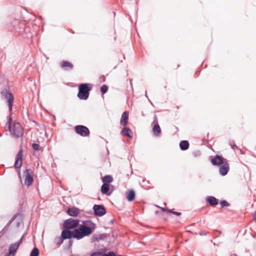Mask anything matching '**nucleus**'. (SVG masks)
I'll use <instances>...</instances> for the list:
<instances>
[{
	"instance_id": "obj_26",
	"label": "nucleus",
	"mask_w": 256,
	"mask_h": 256,
	"mask_svg": "<svg viewBox=\"0 0 256 256\" xmlns=\"http://www.w3.org/2000/svg\"><path fill=\"white\" fill-rule=\"evenodd\" d=\"M39 254V250L36 248H34L32 250L30 253V256H38Z\"/></svg>"
},
{
	"instance_id": "obj_18",
	"label": "nucleus",
	"mask_w": 256,
	"mask_h": 256,
	"mask_svg": "<svg viewBox=\"0 0 256 256\" xmlns=\"http://www.w3.org/2000/svg\"><path fill=\"white\" fill-rule=\"evenodd\" d=\"M180 146L182 150H184L188 148L189 144L186 140H182L180 142Z\"/></svg>"
},
{
	"instance_id": "obj_4",
	"label": "nucleus",
	"mask_w": 256,
	"mask_h": 256,
	"mask_svg": "<svg viewBox=\"0 0 256 256\" xmlns=\"http://www.w3.org/2000/svg\"><path fill=\"white\" fill-rule=\"evenodd\" d=\"M32 174V172L30 169H26L24 172L25 176L24 184L28 186L31 185L33 182L34 180Z\"/></svg>"
},
{
	"instance_id": "obj_32",
	"label": "nucleus",
	"mask_w": 256,
	"mask_h": 256,
	"mask_svg": "<svg viewBox=\"0 0 256 256\" xmlns=\"http://www.w3.org/2000/svg\"><path fill=\"white\" fill-rule=\"evenodd\" d=\"M12 121V119L11 118H10L9 120H8V122L10 123V122Z\"/></svg>"
},
{
	"instance_id": "obj_8",
	"label": "nucleus",
	"mask_w": 256,
	"mask_h": 256,
	"mask_svg": "<svg viewBox=\"0 0 256 256\" xmlns=\"http://www.w3.org/2000/svg\"><path fill=\"white\" fill-rule=\"evenodd\" d=\"M75 130L78 134L82 136H88L90 134L88 129L83 126H77L75 127Z\"/></svg>"
},
{
	"instance_id": "obj_19",
	"label": "nucleus",
	"mask_w": 256,
	"mask_h": 256,
	"mask_svg": "<svg viewBox=\"0 0 256 256\" xmlns=\"http://www.w3.org/2000/svg\"><path fill=\"white\" fill-rule=\"evenodd\" d=\"M153 132L154 133V134L156 136H159L160 134L161 133V130L158 126V124H155L153 128Z\"/></svg>"
},
{
	"instance_id": "obj_3",
	"label": "nucleus",
	"mask_w": 256,
	"mask_h": 256,
	"mask_svg": "<svg viewBox=\"0 0 256 256\" xmlns=\"http://www.w3.org/2000/svg\"><path fill=\"white\" fill-rule=\"evenodd\" d=\"M90 89L88 87L87 84H80L78 88V96L81 100H86L89 96V91Z\"/></svg>"
},
{
	"instance_id": "obj_25",
	"label": "nucleus",
	"mask_w": 256,
	"mask_h": 256,
	"mask_svg": "<svg viewBox=\"0 0 256 256\" xmlns=\"http://www.w3.org/2000/svg\"><path fill=\"white\" fill-rule=\"evenodd\" d=\"M54 242L58 244V245H60L61 244L62 242H63V238H62L61 236H59V237H56L54 238Z\"/></svg>"
},
{
	"instance_id": "obj_1",
	"label": "nucleus",
	"mask_w": 256,
	"mask_h": 256,
	"mask_svg": "<svg viewBox=\"0 0 256 256\" xmlns=\"http://www.w3.org/2000/svg\"><path fill=\"white\" fill-rule=\"evenodd\" d=\"M95 224L91 222H83L82 224L73 230V238L80 240L91 234L95 229Z\"/></svg>"
},
{
	"instance_id": "obj_11",
	"label": "nucleus",
	"mask_w": 256,
	"mask_h": 256,
	"mask_svg": "<svg viewBox=\"0 0 256 256\" xmlns=\"http://www.w3.org/2000/svg\"><path fill=\"white\" fill-rule=\"evenodd\" d=\"M229 170V164L228 161L222 165L220 168L219 172L222 176H225L227 174Z\"/></svg>"
},
{
	"instance_id": "obj_16",
	"label": "nucleus",
	"mask_w": 256,
	"mask_h": 256,
	"mask_svg": "<svg viewBox=\"0 0 256 256\" xmlns=\"http://www.w3.org/2000/svg\"><path fill=\"white\" fill-rule=\"evenodd\" d=\"M67 212L70 216H76L78 214L79 210L77 208H72L68 210Z\"/></svg>"
},
{
	"instance_id": "obj_22",
	"label": "nucleus",
	"mask_w": 256,
	"mask_h": 256,
	"mask_svg": "<svg viewBox=\"0 0 256 256\" xmlns=\"http://www.w3.org/2000/svg\"><path fill=\"white\" fill-rule=\"evenodd\" d=\"M109 189V185L107 184H104L101 187V192L103 194H106Z\"/></svg>"
},
{
	"instance_id": "obj_29",
	"label": "nucleus",
	"mask_w": 256,
	"mask_h": 256,
	"mask_svg": "<svg viewBox=\"0 0 256 256\" xmlns=\"http://www.w3.org/2000/svg\"><path fill=\"white\" fill-rule=\"evenodd\" d=\"M220 205L222 206H228V204L226 200H222L220 202Z\"/></svg>"
},
{
	"instance_id": "obj_23",
	"label": "nucleus",
	"mask_w": 256,
	"mask_h": 256,
	"mask_svg": "<svg viewBox=\"0 0 256 256\" xmlns=\"http://www.w3.org/2000/svg\"><path fill=\"white\" fill-rule=\"evenodd\" d=\"M62 68H72V64L68 62H64L62 64Z\"/></svg>"
},
{
	"instance_id": "obj_6",
	"label": "nucleus",
	"mask_w": 256,
	"mask_h": 256,
	"mask_svg": "<svg viewBox=\"0 0 256 256\" xmlns=\"http://www.w3.org/2000/svg\"><path fill=\"white\" fill-rule=\"evenodd\" d=\"M78 222L77 220L70 218L65 221L64 227L67 229H72L78 225Z\"/></svg>"
},
{
	"instance_id": "obj_30",
	"label": "nucleus",
	"mask_w": 256,
	"mask_h": 256,
	"mask_svg": "<svg viewBox=\"0 0 256 256\" xmlns=\"http://www.w3.org/2000/svg\"><path fill=\"white\" fill-rule=\"evenodd\" d=\"M102 256H115V254L114 252H110L108 254H104Z\"/></svg>"
},
{
	"instance_id": "obj_14",
	"label": "nucleus",
	"mask_w": 256,
	"mask_h": 256,
	"mask_svg": "<svg viewBox=\"0 0 256 256\" xmlns=\"http://www.w3.org/2000/svg\"><path fill=\"white\" fill-rule=\"evenodd\" d=\"M121 134L124 136H128L130 138H132V132L128 128H124L121 131Z\"/></svg>"
},
{
	"instance_id": "obj_28",
	"label": "nucleus",
	"mask_w": 256,
	"mask_h": 256,
	"mask_svg": "<svg viewBox=\"0 0 256 256\" xmlns=\"http://www.w3.org/2000/svg\"><path fill=\"white\" fill-rule=\"evenodd\" d=\"M32 148L34 150H40V146L36 144H33Z\"/></svg>"
},
{
	"instance_id": "obj_24",
	"label": "nucleus",
	"mask_w": 256,
	"mask_h": 256,
	"mask_svg": "<svg viewBox=\"0 0 256 256\" xmlns=\"http://www.w3.org/2000/svg\"><path fill=\"white\" fill-rule=\"evenodd\" d=\"M104 252L102 249H101L97 252H92L91 254V256H100L103 252Z\"/></svg>"
},
{
	"instance_id": "obj_7",
	"label": "nucleus",
	"mask_w": 256,
	"mask_h": 256,
	"mask_svg": "<svg viewBox=\"0 0 256 256\" xmlns=\"http://www.w3.org/2000/svg\"><path fill=\"white\" fill-rule=\"evenodd\" d=\"M210 160L212 164L214 166H221L224 163L226 164V162L228 161L226 159L218 155L212 158Z\"/></svg>"
},
{
	"instance_id": "obj_13",
	"label": "nucleus",
	"mask_w": 256,
	"mask_h": 256,
	"mask_svg": "<svg viewBox=\"0 0 256 256\" xmlns=\"http://www.w3.org/2000/svg\"><path fill=\"white\" fill-rule=\"evenodd\" d=\"M62 237L63 239H68L73 238V230L70 232L68 230H63L62 232Z\"/></svg>"
},
{
	"instance_id": "obj_31",
	"label": "nucleus",
	"mask_w": 256,
	"mask_h": 256,
	"mask_svg": "<svg viewBox=\"0 0 256 256\" xmlns=\"http://www.w3.org/2000/svg\"><path fill=\"white\" fill-rule=\"evenodd\" d=\"M168 212H172V214H176L177 216H180V212H172V210H168Z\"/></svg>"
},
{
	"instance_id": "obj_9",
	"label": "nucleus",
	"mask_w": 256,
	"mask_h": 256,
	"mask_svg": "<svg viewBox=\"0 0 256 256\" xmlns=\"http://www.w3.org/2000/svg\"><path fill=\"white\" fill-rule=\"evenodd\" d=\"M95 215L99 216H102L106 213L104 208L101 206L95 204L93 207Z\"/></svg>"
},
{
	"instance_id": "obj_27",
	"label": "nucleus",
	"mask_w": 256,
	"mask_h": 256,
	"mask_svg": "<svg viewBox=\"0 0 256 256\" xmlns=\"http://www.w3.org/2000/svg\"><path fill=\"white\" fill-rule=\"evenodd\" d=\"M108 90V86L106 85H103L102 86L100 91L102 94H105Z\"/></svg>"
},
{
	"instance_id": "obj_15",
	"label": "nucleus",
	"mask_w": 256,
	"mask_h": 256,
	"mask_svg": "<svg viewBox=\"0 0 256 256\" xmlns=\"http://www.w3.org/2000/svg\"><path fill=\"white\" fill-rule=\"evenodd\" d=\"M6 98L8 100L7 102L8 104L9 110L10 111H12V103L14 99V96L11 94H7Z\"/></svg>"
},
{
	"instance_id": "obj_5",
	"label": "nucleus",
	"mask_w": 256,
	"mask_h": 256,
	"mask_svg": "<svg viewBox=\"0 0 256 256\" xmlns=\"http://www.w3.org/2000/svg\"><path fill=\"white\" fill-rule=\"evenodd\" d=\"M22 237L21 238L18 242L13 244L10 246L8 256H14L20 243L22 242Z\"/></svg>"
},
{
	"instance_id": "obj_12",
	"label": "nucleus",
	"mask_w": 256,
	"mask_h": 256,
	"mask_svg": "<svg viewBox=\"0 0 256 256\" xmlns=\"http://www.w3.org/2000/svg\"><path fill=\"white\" fill-rule=\"evenodd\" d=\"M128 112H124L122 114L120 118V124L122 126H126L128 123Z\"/></svg>"
},
{
	"instance_id": "obj_2",
	"label": "nucleus",
	"mask_w": 256,
	"mask_h": 256,
	"mask_svg": "<svg viewBox=\"0 0 256 256\" xmlns=\"http://www.w3.org/2000/svg\"><path fill=\"white\" fill-rule=\"evenodd\" d=\"M9 129L11 134L15 137H20L23 134L22 128L18 122H14L13 125L9 126Z\"/></svg>"
},
{
	"instance_id": "obj_17",
	"label": "nucleus",
	"mask_w": 256,
	"mask_h": 256,
	"mask_svg": "<svg viewBox=\"0 0 256 256\" xmlns=\"http://www.w3.org/2000/svg\"><path fill=\"white\" fill-rule=\"evenodd\" d=\"M206 200L208 202H209V204L212 206H216L218 204V200L214 196H208L206 198Z\"/></svg>"
},
{
	"instance_id": "obj_33",
	"label": "nucleus",
	"mask_w": 256,
	"mask_h": 256,
	"mask_svg": "<svg viewBox=\"0 0 256 256\" xmlns=\"http://www.w3.org/2000/svg\"><path fill=\"white\" fill-rule=\"evenodd\" d=\"M118 256H120V255H118Z\"/></svg>"
},
{
	"instance_id": "obj_21",
	"label": "nucleus",
	"mask_w": 256,
	"mask_h": 256,
	"mask_svg": "<svg viewBox=\"0 0 256 256\" xmlns=\"http://www.w3.org/2000/svg\"><path fill=\"white\" fill-rule=\"evenodd\" d=\"M113 178L110 176H106L102 178L104 184H109L112 182Z\"/></svg>"
},
{
	"instance_id": "obj_20",
	"label": "nucleus",
	"mask_w": 256,
	"mask_h": 256,
	"mask_svg": "<svg viewBox=\"0 0 256 256\" xmlns=\"http://www.w3.org/2000/svg\"><path fill=\"white\" fill-rule=\"evenodd\" d=\"M135 198V192L133 190H131L129 191L128 194L127 196V199L128 201H132Z\"/></svg>"
},
{
	"instance_id": "obj_10",
	"label": "nucleus",
	"mask_w": 256,
	"mask_h": 256,
	"mask_svg": "<svg viewBox=\"0 0 256 256\" xmlns=\"http://www.w3.org/2000/svg\"><path fill=\"white\" fill-rule=\"evenodd\" d=\"M22 150H20L17 154L14 166L16 168H20L22 165Z\"/></svg>"
}]
</instances>
